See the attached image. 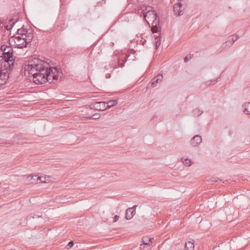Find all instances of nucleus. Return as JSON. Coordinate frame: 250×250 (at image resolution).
<instances>
[{
	"label": "nucleus",
	"mask_w": 250,
	"mask_h": 250,
	"mask_svg": "<svg viewBox=\"0 0 250 250\" xmlns=\"http://www.w3.org/2000/svg\"><path fill=\"white\" fill-rule=\"evenodd\" d=\"M184 7L181 2H178L173 5V11L174 14L177 16H181L184 13Z\"/></svg>",
	"instance_id": "obj_5"
},
{
	"label": "nucleus",
	"mask_w": 250,
	"mask_h": 250,
	"mask_svg": "<svg viewBox=\"0 0 250 250\" xmlns=\"http://www.w3.org/2000/svg\"><path fill=\"white\" fill-rule=\"evenodd\" d=\"M158 23L152 24L153 26L151 27V31L153 34L159 33L161 31L160 27L157 25Z\"/></svg>",
	"instance_id": "obj_17"
},
{
	"label": "nucleus",
	"mask_w": 250,
	"mask_h": 250,
	"mask_svg": "<svg viewBox=\"0 0 250 250\" xmlns=\"http://www.w3.org/2000/svg\"><path fill=\"white\" fill-rule=\"evenodd\" d=\"M238 38L239 36L236 34H233L229 36L225 43L222 44V48L223 49H227L230 47Z\"/></svg>",
	"instance_id": "obj_4"
},
{
	"label": "nucleus",
	"mask_w": 250,
	"mask_h": 250,
	"mask_svg": "<svg viewBox=\"0 0 250 250\" xmlns=\"http://www.w3.org/2000/svg\"><path fill=\"white\" fill-rule=\"evenodd\" d=\"M38 217H39V216H37V215H34V216H32V217H31V216H28V217H27V219H30L31 218H38Z\"/></svg>",
	"instance_id": "obj_31"
},
{
	"label": "nucleus",
	"mask_w": 250,
	"mask_h": 250,
	"mask_svg": "<svg viewBox=\"0 0 250 250\" xmlns=\"http://www.w3.org/2000/svg\"><path fill=\"white\" fill-rule=\"evenodd\" d=\"M156 35H154V37H155V39H156V37L157 38H160V32L159 33H156Z\"/></svg>",
	"instance_id": "obj_32"
},
{
	"label": "nucleus",
	"mask_w": 250,
	"mask_h": 250,
	"mask_svg": "<svg viewBox=\"0 0 250 250\" xmlns=\"http://www.w3.org/2000/svg\"><path fill=\"white\" fill-rule=\"evenodd\" d=\"M144 248H145V246H143V245L141 244L140 245V249L141 250H143V249H144Z\"/></svg>",
	"instance_id": "obj_33"
},
{
	"label": "nucleus",
	"mask_w": 250,
	"mask_h": 250,
	"mask_svg": "<svg viewBox=\"0 0 250 250\" xmlns=\"http://www.w3.org/2000/svg\"><path fill=\"white\" fill-rule=\"evenodd\" d=\"M48 63L38 58L29 60L28 64L24 66L25 72L33 77V81L38 84H43L46 82L50 83L53 80H58L61 78L62 72L61 69L58 67H50Z\"/></svg>",
	"instance_id": "obj_1"
},
{
	"label": "nucleus",
	"mask_w": 250,
	"mask_h": 250,
	"mask_svg": "<svg viewBox=\"0 0 250 250\" xmlns=\"http://www.w3.org/2000/svg\"><path fill=\"white\" fill-rule=\"evenodd\" d=\"M221 181H222L221 179H218V178L216 179L215 178H211V179H210L209 180V182L211 184H213V183H216V182H221Z\"/></svg>",
	"instance_id": "obj_26"
},
{
	"label": "nucleus",
	"mask_w": 250,
	"mask_h": 250,
	"mask_svg": "<svg viewBox=\"0 0 250 250\" xmlns=\"http://www.w3.org/2000/svg\"><path fill=\"white\" fill-rule=\"evenodd\" d=\"M137 206L135 205L132 208H128L125 212V218L127 220L131 219L136 213V208Z\"/></svg>",
	"instance_id": "obj_8"
},
{
	"label": "nucleus",
	"mask_w": 250,
	"mask_h": 250,
	"mask_svg": "<svg viewBox=\"0 0 250 250\" xmlns=\"http://www.w3.org/2000/svg\"><path fill=\"white\" fill-rule=\"evenodd\" d=\"M2 55L4 59V62H2L1 67L5 69V70H7L8 72H9L10 71L14 68L15 65V60L13 56V51L8 53H2Z\"/></svg>",
	"instance_id": "obj_3"
},
{
	"label": "nucleus",
	"mask_w": 250,
	"mask_h": 250,
	"mask_svg": "<svg viewBox=\"0 0 250 250\" xmlns=\"http://www.w3.org/2000/svg\"><path fill=\"white\" fill-rule=\"evenodd\" d=\"M163 80V76L161 74H158L156 77H155L151 83V86L153 87H154L157 86V84L162 82Z\"/></svg>",
	"instance_id": "obj_12"
},
{
	"label": "nucleus",
	"mask_w": 250,
	"mask_h": 250,
	"mask_svg": "<svg viewBox=\"0 0 250 250\" xmlns=\"http://www.w3.org/2000/svg\"><path fill=\"white\" fill-rule=\"evenodd\" d=\"M16 38L23 41V42H25L27 43H29L32 39L33 36L32 35H29L28 33H24V34L23 35H19L16 37Z\"/></svg>",
	"instance_id": "obj_9"
},
{
	"label": "nucleus",
	"mask_w": 250,
	"mask_h": 250,
	"mask_svg": "<svg viewBox=\"0 0 250 250\" xmlns=\"http://www.w3.org/2000/svg\"><path fill=\"white\" fill-rule=\"evenodd\" d=\"M37 180V182H38V181H40L42 183H48L50 181L49 177L46 176H37V175H34L32 176H31V180Z\"/></svg>",
	"instance_id": "obj_11"
},
{
	"label": "nucleus",
	"mask_w": 250,
	"mask_h": 250,
	"mask_svg": "<svg viewBox=\"0 0 250 250\" xmlns=\"http://www.w3.org/2000/svg\"><path fill=\"white\" fill-rule=\"evenodd\" d=\"M191 58V56H186L185 59H184V61L185 62H188Z\"/></svg>",
	"instance_id": "obj_29"
},
{
	"label": "nucleus",
	"mask_w": 250,
	"mask_h": 250,
	"mask_svg": "<svg viewBox=\"0 0 250 250\" xmlns=\"http://www.w3.org/2000/svg\"><path fill=\"white\" fill-rule=\"evenodd\" d=\"M202 142V139L200 135L194 136L190 140V144L192 147H196L199 146Z\"/></svg>",
	"instance_id": "obj_7"
},
{
	"label": "nucleus",
	"mask_w": 250,
	"mask_h": 250,
	"mask_svg": "<svg viewBox=\"0 0 250 250\" xmlns=\"http://www.w3.org/2000/svg\"><path fill=\"white\" fill-rule=\"evenodd\" d=\"M119 217H119V215H115V216L114 217V218H113V222H117V221L119 220Z\"/></svg>",
	"instance_id": "obj_30"
},
{
	"label": "nucleus",
	"mask_w": 250,
	"mask_h": 250,
	"mask_svg": "<svg viewBox=\"0 0 250 250\" xmlns=\"http://www.w3.org/2000/svg\"><path fill=\"white\" fill-rule=\"evenodd\" d=\"M107 105H106V108H109L117 104V102L116 100H111L108 101L106 103Z\"/></svg>",
	"instance_id": "obj_19"
},
{
	"label": "nucleus",
	"mask_w": 250,
	"mask_h": 250,
	"mask_svg": "<svg viewBox=\"0 0 250 250\" xmlns=\"http://www.w3.org/2000/svg\"><path fill=\"white\" fill-rule=\"evenodd\" d=\"M15 43L18 48H23L24 47H26L27 44H28V43L25 42H23V41L16 37H15Z\"/></svg>",
	"instance_id": "obj_13"
},
{
	"label": "nucleus",
	"mask_w": 250,
	"mask_h": 250,
	"mask_svg": "<svg viewBox=\"0 0 250 250\" xmlns=\"http://www.w3.org/2000/svg\"><path fill=\"white\" fill-rule=\"evenodd\" d=\"M153 238H148V237H144L143 238V243L144 245L149 246L152 244V240Z\"/></svg>",
	"instance_id": "obj_16"
},
{
	"label": "nucleus",
	"mask_w": 250,
	"mask_h": 250,
	"mask_svg": "<svg viewBox=\"0 0 250 250\" xmlns=\"http://www.w3.org/2000/svg\"><path fill=\"white\" fill-rule=\"evenodd\" d=\"M203 113V111L199 108H196L193 111V114L195 116H198Z\"/></svg>",
	"instance_id": "obj_23"
},
{
	"label": "nucleus",
	"mask_w": 250,
	"mask_h": 250,
	"mask_svg": "<svg viewBox=\"0 0 250 250\" xmlns=\"http://www.w3.org/2000/svg\"><path fill=\"white\" fill-rule=\"evenodd\" d=\"M73 245H74V243H73V241H70V242H69L68 243V244L67 245V246H66V248H67V249H69V248H70L71 247H72L73 246Z\"/></svg>",
	"instance_id": "obj_28"
},
{
	"label": "nucleus",
	"mask_w": 250,
	"mask_h": 250,
	"mask_svg": "<svg viewBox=\"0 0 250 250\" xmlns=\"http://www.w3.org/2000/svg\"><path fill=\"white\" fill-rule=\"evenodd\" d=\"M15 22H16L13 21V20H10L8 24L5 25V28L7 30H10L14 25Z\"/></svg>",
	"instance_id": "obj_20"
},
{
	"label": "nucleus",
	"mask_w": 250,
	"mask_h": 250,
	"mask_svg": "<svg viewBox=\"0 0 250 250\" xmlns=\"http://www.w3.org/2000/svg\"><path fill=\"white\" fill-rule=\"evenodd\" d=\"M144 6H141L140 9L135 10V13L140 15L141 16L143 14V17L148 24L149 23V22H152V24L158 23L159 18L156 14V13L152 10V7H145V9H144Z\"/></svg>",
	"instance_id": "obj_2"
},
{
	"label": "nucleus",
	"mask_w": 250,
	"mask_h": 250,
	"mask_svg": "<svg viewBox=\"0 0 250 250\" xmlns=\"http://www.w3.org/2000/svg\"><path fill=\"white\" fill-rule=\"evenodd\" d=\"M9 72L7 70L0 68V85L5 84L9 78Z\"/></svg>",
	"instance_id": "obj_6"
},
{
	"label": "nucleus",
	"mask_w": 250,
	"mask_h": 250,
	"mask_svg": "<svg viewBox=\"0 0 250 250\" xmlns=\"http://www.w3.org/2000/svg\"><path fill=\"white\" fill-rule=\"evenodd\" d=\"M1 50L2 51V53H8L11 51H13V48L11 46H8L5 45H2L1 46Z\"/></svg>",
	"instance_id": "obj_18"
},
{
	"label": "nucleus",
	"mask_w": 250,
	"mask_h": 250,
	"mask_svg": "<svg viewBox=\"0 0 250 250\" xmlns=\"http://www.w3.org/2000/svg\"><path fill=\"white\" fill-rule=\"evenodd\" d=\"M194 245L193 242L189 241L185 244V250H194Z\"/></svg>",
	"instance_id": "obj_14"
},
{
	"label": "nucleus",
	"mask_w": 250,
	"mask_h": 250,
	"mask_svg": "<svg viewBox=\"0 0 250 250\" xmlns=\"http://www.w3.org/2000/svg\"><path fill=\"white\" fill-rule=\"evenodd\" d=\"M183 164L186 166H190L191 165V161L188 158H182L181 159Z\"/></svg>",
	"instance_id": "obj_21"
},
{
	"label": "nucleus",
	"mask_w": 250,
	"mask_h": 250,
	"mask_svg": "<svg viewBox=\"0 0 250 250\" xmlns=\"http://www.w3.org/2000/svg\"><path fill=\"white\" fill-rule=\"evenodd\" d=\"M106 103L104 102H96L93 106L92 108H95L97 110H104L106 109Z\"/></svg>",
	"instance_id": "obj_10"
},
{
	"label": "nucleus",
	"mask_w": 250,
	"mask_h": 250,
	"mask_svg": "<svg viewBox=\"0 0 250 250\" xmlns=\"http://www.w3.org/2000/svg\"><path fill=\"white\" fill-rule=\"evenodd\" d=\"M28 30L27 29L21 28V29H19L17 30V34L19 35L24 34V33H27Z\"/></svg>",
	"instance_id": "obj_22"
},
{
	"label": "nucleus",
	"mask_w": 250,
	"mask_h": 250,
	"mask_svg": "<svg viewBox=\"0 0 250 250\" xmlns=\"http://www.w3.org/2000/svg\"><path fill=\"white\" fill-rule=\"evenodd\" d=\"M243 107L244 108L243 111L246 114H250V103L248 102L245 103Z\"/></svg>",
	"instance_id": "obj_15"
},
{
	"label": "nucleus",
	"mask_w": 250,
	"mask_h": 250,
	"mask_svg": "<svg viewBox=\"0 0 250 250\" xmlns=\"http://www.w3.org/2000/svg\"><path fill=\"white\" fill-rule=\"evenodd\" d=\"M6 24V21L3 18L0 17V26L1 25H5Z\"/></svg>",
	"instance_id": "obj_27"
},
{
	"label": "nucleus",
	"mask_w": 250,
	"mask_h": 250,
	"mask_svg": "<svg viewBox=\"0 0 250 250\" xmlns=\"http://www.w3.org/2000/svg\"><path fill=\"white\" fill-rule=\"evenodd\" d=\"M155 46H156V48H158V47L161 44V39H160V38L156 37V39H155Z\"/></svg>",
	"instance_id": "obj_25"
},
{
	"label": "nucleus",
	"mask_w": 250,
	"mask_h": 250,
	"mask_svg": "<svg viewBox=\"0 0 250 250\" xmlns=\"http://www.w3.org/2000/svg\"><path fill=\"white\" fill-rule=\"evenodd\" d=\"M100 118L99 113L94 114L92 116L87 117L88 119H98Z\"/></svg>",
	"instance_id": "obj_24"
}]
</instances>
